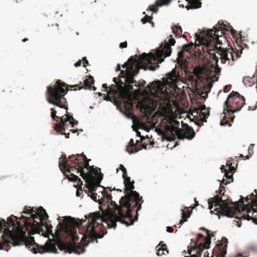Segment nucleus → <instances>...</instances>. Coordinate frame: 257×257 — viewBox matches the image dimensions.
Listing matches in <instances>:
<instances>
[{"mask_svg": "<svg viewBox=\"0 0 257 257\" xmlns=\"http://www.w3.org/2000/svg\"><path fill=\"white\" fill-rule=\"evenodd\" d=\"M220 170L222 173H224V176L226 177L227 179H228V181H230V182L233 181V174L230 173V171L224 168V166L222 165Z\"/></svg>", "mask_w": 257, "mask_h": 257, "instance_id": "28", "label": "nucleus"}, {"mask_svg": "<svg viewBox=\"0 0 257 257\" xmlns=\"http://www.w3.org/2000/svg\"><path fill=\"white\" fill-rule=\"evenodd\" d=\"M102 87L105 88L106 89V90H107V84H103L102 85Z\"/></svg>", "mask_w": 257, "mask_h": 257, "instance_id": "60", "label": "nucleus"}, {"mask_svg": "<svg viewBox=\"0 0 257 257\" xmlns=\"http://www.w3.org/2000/svg\"><path fill=\"white\" fill-rule=\"evenodd\" d=\"M144 57L146 58L147 55L141 54L139 57L136 55L131 56L122 66L125 70H120L118 80L116 77L113 78L116 85L112 84L108 90V93L114 96L115 105L122 106L126 112H129L134 107L131 91L133 89V83L136 82L134 77L139 74L141 69H148L146 63L142 60Z\"/></svg>", "mask_w": 257, "mask_h": 257, "instance_id": "3", "label": "nucleus"}, {"mask_svg": "<svg viewBox=\"0 0 257 257\" xmlns=\"http://www.w3.org/2000/svg\"><path fill=\"white\" fill-rule=\"evenodd\" d=\"M172 31L176 36H178L180 34H182V30L180 26L175 25L173 28H172Z\"/></svg>", "mask_w": 257, "mask_h": 257, "instance_id": "32", "label": "nucleus"}, {"mask_svg": "<svg viewBox=\"0 0 257 257\" xmlns=\"http://www.w3.org/2000/svg\"><path fill=\"white\" fill-rule=\"evenodd\" d=\"M134 182L132 181L130 183L124 185V196H121L120 199V205L119 211L120 213L122 211L125 210L127 211V213L125 214L127 215L130 214V211L131 212L135 210L136 215L134 217L136 220L138 218V211L141 209L142 204L143 202L142 197L140 196L139 193L135 189L134 185Z\"/></svg>", "mask_w": 257, "mask_h": 257, "instance_id": "8", "label": "nucleus"}, {"mask_svg": "<svg viewBox=\"0 0 257 257\" xmlns=\"http://www.w3.org/2000/svg\"><path fill=\"white\" fill-rule=\"evenodd\" d=\"M114 96L112 94H109L108 91H107V95L105 97V100L107 101H110L111 102L113 101V103L115 104V102L114 100Z\"/></svg>", "mask_w": 257, "mask_h": 257, "instance_id": "37", "label": "nucleus"}, {"mask_svg": "<svg viewBox=\"0 0 257 257\" xmlns=\"http://www.w3.org/2000/svg\"><path fill=\"white\" fill-rule=\"evenodd\" d=\"M245 104V99L244 97L241 95L237 92L232 91L227 97L226 100L224 102V107L223 109V119L220 121V125L231 126L228 120L226 119V113L228 115L232 114L235 112L240 110L241 107Z\"/></svg>", "mask_w": 257, "mask_h": 257, "instance_id": "10", "label": "nucleus"}, {"mask_svg": "<svg viewBox=\"0 0 257 257\" xmlns=\"http://www.w3.org/2000/svg\"><path fill=\"white\" fill-rule=\"evenodd\" d=\"M50 110L51 111V116L52 118L54 120L57 121H59L61 118V117L56 115L57 111L55 110V109L51 108Z\"/></svg>", "mask_w": 257, "mask_h": 257, "instance_id": "31", "label": "nucleus"}, {"mask_svg": "<svg viewBox=\"0 0 257 257\" xmlns=\"http://www.w3.org/2000/svg\"><path fill=\"white\" fill-rule=\"evenodd\" d=\"M221 69L219 68L217 65V67L215 69V73L218 74V73L220 72Z\"/></svg>", "mask_w": 257, "mask_h": 257, "instance_id": "55", "label": "nucleus"}, {"mask_svg": "<svg viewBox=\"0 0 257 257\" xmlns=\"http://www.w3.org/2000/svg\"><path fill=\"white\" fill-rule=\"evenodd\" d=\"M257 75V71L255 72V74L253 75V77L245 76L243 77L242 82L246 86H251L254 83V80L256 79V76Z\"/></svg>", "mask_w": 257, "mask_h": 257, "instance_id": "24", "label": "nucleus"}, {"mask_svg": "<svg viewBox=\"0 0 257 257\" xmlns=\"http://www.w3.org/2000/svg\"><path fill=\"white\" fill-rule=\"evenodd\" d=\"M242 217L244 219H246L248 220H252V221L255 224H257V218L256 216H254V217H251L249 215H245L242 216Z\"/></svg>", "mask_w": 257, "mask_h": 257, "instance_id": "34", "label": "nucleus"}, {"mask_svg": "<svg viewBox=\"0 0 257 257\" xmlns=\"http://www.w3.org/2000/svg\"><path fill=\"white\" fill-rule=\"evenodd\" d=\"M59 248L60 250H64L65 252L71 253L74 252L77 254L83 253L85 251V249L82 244L73 243L67 244L65 243H60L59 245Z\"/></svg>", "mask_w": 257, "mask_h": 257, "instance_id": "15", "label": "nucleus"}, {"mask_svg": "<svg viewBox=\"0 0 257 257\" xmlns=\"http://www.w3.org/2000/svg\"><path fill=\"white\" fill-rule=\"evenodd\" d=\"M136 81L135 83H133V84H134V86H135L136 87H144L145 85L146 84V81L144 80H142L141 81H139V82H137V81L135 80Z\"/></svg>", "mask_w": 257, "mask_h": 257, "instance_id": "35", "label": "nucleus"}, {"mask_svg": "<svg viewBox=\"0 0 257 257\" xmlns=\"http://www.w3.org/2000/svg\"><path fill=\"white\" fill-rule=\"evenodd\" d=\"M152 17L146 15L145 17L142 19L141 21L143 24H146L147 22H151Z\"/></svg>", "mask_w": 257, "mask_h": 257, "instance_id": "38", "label": "nucleus"}, {"mask_svg": "<svg viewBox=\"0 0 257 257\" xmlns=\"http://www.w3.org/2000/svg\"><path fill=\"white\" fill-rule=\"evenodd\" d=\"M95 183H96V182ZM95 184H96V186L94 188H90L88 186V183H86L85 186L88 189V191L89 192V193H90V196L91 197V198L94 201L97 202V198H96L97 194L94 192L96 190V189H97L98 187H100V183L98 184H97V183H95Z\"/></svg>", "mask_w": 257, "mask_h": 257, "instance_id": "27", "label": "nucleus"}, {"mask_svg": "<svg viewBox=\"0 0 257 257\" xmlns=\"http://www.w3.org/2000/svg\"><path fill=\"white\" fill-rule=\"evenodd\" d=\"M188 80L191 83H192L194 81H196V80H195V79L194 78V76L193 75H189L188 76Z\"/></svg>", "mask_w": 257, "mask_h": 257, "instance_id": "42", "label": "nucleus"}, {"mask_svg": "<svg viewBox=\"0 0 257 257\" xmlns=\"http://www.w3.org/2000/svg\"><path fill=\"white\" fill-rule=\"evenodd\" d=\"M127 42L126 41L124 42H122L119 44V47L121 48H124L127 47Z\"/></svg>", "mask_w": 257, "mask_h": 257, "instance_id": "44", "label": "nucleus"}, {"mask_svg": "<svg viewBox=\"0 0 257 257\" xmlns=\"http://www.w3.org/2000/svg\"><path fill=\"white\" fill-rule=\"evenodd\" d=\"M119 168L122 171V176H125L127 174L126 170L122 165L120 164Z\"/></svg>", "mask_w": 257, "mask_h": 257, "instance_id": "41", "label": "nucleus"}, {"mask_svg": "<svg viewBox=\"0 0 257 257\" xmlns=\"http://www.w3.org/2000/svg\"><path fill=\"white\" fill-rule=\"evenodd\" d=\"M158 86L156 82H153L147 85V88L150 91H156V89H157Z\"/></svg>", "mask_w": 257, "mask_h": 257, "instance_id": "33", "label": "nucleus"}, {"mask_svg": "<svg viewBox=\"0 0 257 257\" xmlns=\"http://www.w3.org/2000/svg\"><path fill=\"white\" fill-rule=\"evenodd\" d=\"M34 210L30 207H25L23 213L30 214L31 218L22 215L18 218L13 216L16 220L24 219L25 229L29 231V235L36 233L40 234L44 232L42 228L44 226L48 235L52 234L54 237L60 238L61 232L66 234L72 235L76 233V227L82 226V222H77L74 218L70 216L64 217V222H59L54 234H53L51 224L46 221L48 219V215L46 210L41 206ZM12 244L13 246H20L25 244L30 250L34 253L38 252L43 253L45 252L57 253V249L55 244L52 242L47 241L44 245H40L37 243L32 236L27 237L26 232L23 230V227L18 220L15 221L10 217L6 222L4 219L3 222L0 221V249H3L5 246Z\"/></svg>", "mask_w": 257, "mask_h": 257, "instance_id": "1", "label": "nucleus"}, {"mask_svg": "<svg viewBox=\"0 0 257 257\" xmlns=\"http://www.w3.org/2000/svg\"><path fill=\"white\" fill-rule=\"evenodd\" d=\"M252 196H255L256 197L255 195H254L253 193H251V194L250 195V196L249 197L246 196L245 197L246 201H248L249 200L251 199Z\"/></svg>", "mask_w": 257, "mask_h": 257, "instance_id": "51", "label": "nucleus"}, {"mask_svg": "<svg viewBox=\"0 0 257 257\" xmlns=\"http://www.w3.org/2000/svg\"><path fill=\"white\" fill-rule=\"evenodd\" d=\"M83 61H84L83 63V66L84 67H86V64L87 65L88 64V61L86 59V57H83Z\"/></svg>", "mask_w": 257, "mask_h": 257, "instance_id": "45", "label": "nucleus"}, {"mask_svg": "<svg viewBox=\"0 0 257 257\" xmlns=\"http://www.w3.org/2000/svg\"><path fill=\"white\" fill-rule=\"evenodd\" d=\"M198 34H195L196 38L197 37V36H198ZM194 45L195 46V47L196 48L197 47H200V46H201V49H200V48L198 49V50L199 51L200 53H201V52H202L203 53H205L206 52H204L202 51V45H201V44H199V42H198V41H196V39H195V42L194 44L193 43H189V44H188L187 45H184L182 47V49L184 50L185 52H187V53H189V54H190L191 53V50L192 49V47H193V46Z\"/></svg>", "mask_w": 257, "mask_h": 257, "instance_id": "20", "label": "nucleus"}, {"mask_svg": "<svg viewBox=\"0 0 257 257\" xmlns=\"http://www.w3.org/2000/svg\"><path fill=\"white\" fill-rule=\"evenodd\" d=\"M138 143H139L138 141H137L136 144H135L133 139L130 140L129 144L126 148V151L129 154L135 153L141 150V148H138V146L137 145Z\"/></svg>", "mask_w": 257, "mask_h": 257, "instance_id": "21", "label": "nucleus"}, {"mask_svg": "<svg viewBox=\"0 0 257 257\" xmlns=\"http://www.w3.org/2000/svg\"><path fill=\"white\" fill-rule=\"evenodd\" d=\"M173 231H174V229L172 227H171V226L167 227V232H170V233H172V232H173Z\"/></svg>", "mask_w": 257, "mask_h": 257, "instance_id": "46", "label": "nucleus"}, {"mask_svg": "<svg viewBox=\"0 0 257 257\" xmlns=\"http://www.w3.org/2000/svg\"><path fill=\"white\" fill-rule=\"evenodd\" d=\"M187 221V219H183V218L180 220L179 224L182 225L185 221Z\"/></svg>", "mask_w": 257, "mask_h": 257, "instance_id": "56", "label": "nucleus"}, {"mask_svg": "<svg viewBox=\"0 0 257 257\" xmlns=\"http://www.w3.org/2000/svg\"><path fill=\"white\" fill-rule=\"evenodd\" d=\"M254 192L256 194V198L251 200V204L248 203L247 205H243V211H245L247 213H249L251 211H252L253 214L257 212V190L255 189Z\"/></svg>", "mask_w": 257, "mask_h": 257, "instance_id": "18", "label": "nucleus"}, {"mask_svg": "<svg viewBox=\"0 0 257 257\" xmlns=\"http://www.w3.org/2000/svg\"><path fill=\"white\" fill-rule=\"evenodd\" d=\"M208 254H209L207 253V251L205 252L203 257H209Z\"/></svg>", "mask_w": 257, "mask_h": 257, "instance_id": "61", "label": "nucleus"}, {"mask_svg": "<svg viewBox=\"0 0 257 257\" xmlns=\"http://www.w3.org/2000/svg\"><path fill=\"white\" fill-rule=\"evenodd\" d=\"M70 131L72 132L73 133H75L76 132H77V130L71 129Z\"/></svg>", "mask_w": 257, "mask_h": 257, "instance_id": "62", "label": "nucleus"}, {"mask_svg": "<svg viewBox=\"0 0 257 257\" xmlns=\"http://www.w3.org/2000/svg\"><path fill=\"white\" fill-rule=\"evenodd\" d=\"M211 243V236L210 233L207 234V237L204 238V242L200 243L198 246H191L188 249V253L190 256L184 257H201L202 252L204 249H208L210 247Z\"/></svg>", "mask_w": 257, "mask_h": 257, "instance_id": "14", "label": "nucleus"}, {"mask_svg": "<svg viewBox=\"0 0 257 257\" xmlns=\"http://www.w3.org/2000/svg\"><path fill=\"white\" fill-rule=\"evenodd\" d=\"M195 135L194 130L188 125L183 128H178L173 125H167L165 131H162L163 139L172 141L174 140L175 136L180 140L187 139H192Z\"/></svg>", "mask_w": 257, "mask_h": 257, "instance_id": "11", "label": "nucleus"}, {"mask_svg": "<svg viewBox=\"0 0 257 257\" xmlns=\"http://www.w3.org/2000/svg\"><path fill=\"white\" fill-rule=\"evenodd\" d=\"M203 68L202 67L198 66L193 69V73L196 76L197 79H200V75L203 72Z\"/></svg>", "mask_w": 257, "mask_h": 257, "instance_id": "30", "label": "nucleus"}, {"mask_svg": "<svg viewBox=\"0 0 257 257\" xmlns=\"http://www.w3.org/2000/svg\"><path fill=\"white\" fill-rule=\"evenodd\" d=\"M172 0H157L154 5L149 6L148 9L156 13L158 11V7L169 5Z\"/></svg>", "mask_w": 257, "mask_h": 257, "instance_id": "19", "label": "nucleus"}, {"mask_svg": "<svg viewBox=\"0 0 257 257\" xmlns=\"http://www.w3.org/2000/svg\"><path fill=\"white\" fill-rule=\"evenodd\" d=\"M181 211H182V218L183 219H187V218H188L190 216V212H189V213L188 214H186V213L184 212V211L183 209L181 210Z\"/></svg>", "mask_w": 257, "mask_h": 257, "instance_id": "40", "label": "nucleus"}, {"mask_svg": "<svg viewBox=\"0 0 257 257\" xmlns=\"http://www.w3.org/2000/svg\"><path fill=\"white\" fill-rule=\"evenodd\" d=\"M198 238H201L203 237V235L201 234H198Z\"/></svg>", "mask_w": 257, "mask_h": 257, "instance_id": "63", "label": "nucleus"}, {"mask_svg": "<svg viewBox=\"0 0 257 257\" xmlns=\"http://www.w3.org/2000/svg\"><path fill=\"white\" fill-rule=\"evenodd\" d=\"M254 145L250 144L249 146V148L248 149V155L246 156V158L247 159H248L252 155L253 153V148Z\"/></svg>", "mask_w": 257, "mask_h": 257, "instance_id": "36", "label": "nucleus"}, {"mask_svg": "<svg viewBox=\"0 0 257 257\" xmlns=\"http://www.w3.org/2000/svg\"><path fill=\"white\" fill-rule=\"evenodd\" d=\"M65 86V83L58 79L53 86L47 87V101L49 103L66 110V113L64 114L65 117H64V116H61L59 123H55L54 130L68 139L70 134L65 133L66 129H67L70 125L71 127H74L75 124H77L78 121L74 120L72 115L68 114L67 102L65 97V94L67 93V90L64 89Z\"/></svg>", "mask_w": 257, "mask_h": 257, "instance_id": "4", "label": "nucleus"}, {"mask_svg": "<svg viewBox=\"0 0 257 257\" xmlns=\"http://www.w3.org/2000/svg\"><path fill=\"white\" fill-rule=\"evenodd\" d=\"M69 156L68 158L66 157V155H63L62 156V160H60L59 162V166L61 171L64 173L66 172L70 173L71 178L69 180L71 181L78 182V184L82 185L83 184L82 181L78 176L75 175L72 172L74 171V169L71 167L70 163L72 162L69 160Z\"/></svg>", "mask_w": 257, "mask_h": 257, "instance_id": "13", "label": "nucleus"}, {"mask_svg": "<svg viewBox=\"0 0 257 257\" xmlns=\"http://www.w3.org/2000/svg\"><path fill=\"white\" fill-rule=\"evenodd\" d=\"M225 25L223 23L218 22L217 26L214 27L212 29L207 31L206 36L205 38L201 35H198L196 37V41H198L199 44L202 45V51L207 52L213 60L216 61L217 64L218 61V57L215 54V52L220 50V47L218 48L217 44H222V40L224 41L226 38L222 35L224 31H228L227 28H224Z\"/></svg>", "mask_w": 257, "mask_h": 257, "instance_id": "6", "label": "nucleus"}, {"mask_svg": "<svg viewBox=\"0 0 257 257\" xmlns=\"http://www.w3.org/2000/svg\"><path fill=\"white\" fill-rule=\"evenodd\" d=\"M179 73L177 72L176 68L173 69L172 71L167 74V81L170 83L172 87L177 86V82L179 79Z\"/></svg>", "mask_w": 257, "mask_h": 257, "instance_id": "17", "label": "nucleus"}, {"mask_svg": "<svg viewBox=\"0 0 257 257\" xmlns=\"http://www.w3.org/2000/svg\"><path fill=\"white\" fill-rule=\"evenodd\" d=\"M82 193H80V191L78 190L76 192V196L79 197L80 196Z\"/></svg>", "mask_w": 257, "mask_h": 257, "instance_id": "58", "label": "nucleus"}, {"mask_svg": "<svg viewBox=\"0 0 257 257\" xmlns=\"http://www.w3.org/2000/svg\"><path fill=\"white\" fill-rule=\"evenodd\" d=\"M189 4L186 6L187 10L190 9H198L201 7L202 3L199 0H186Z\"/></svg>", "mask_w": 257, "mask_h": 257, "instance_id": "23", "label": "nucleus"}, {"mask_svg": "<svg viewBox=\"0 0 257 257\" xmlns=\"http://www.w3.org/2000/svg\"><path fill=\"white\" fill-rule=\"evenodd\" d=\"M137 135L138 136H140L141 137V141H143L145 139L143 136H141V133L138 131L137 132Z\"/></svg>", "mask_w": 257, "mask_h": 257, "instance_id": "54", "label": "nucleus"}, {"mask_svg": "<svg viewBox=\"0 0 257 257\" xmlns=\"http://www.w3.org/2000/svg\"><path fill=\"white\" fill-rule=\"evenodd\" d=\"M71 163V167L74 169V171L77 173H80V175L85 180L86 183L90 188H94L96 187V183H100L103 179V174L99 172L100 169L94 168L93 166H90L88 159L83 153L81 154H77L72 155L69 158Z\"/></svg>", "mask_w": 257, "mask_h": 257, "instance_id": "5", "label": "nucleus"}, {"mask_svg": "<svg viewBox=\"0 0 257 257\" xmlns=\"http://www.w3.org/2000/svg\"><path fill=\"white\" fill-rule=\"evenodd\" d=\"M230 88H231V85H225L224 86V87L223 88V91L224 92H227L229 91V90H230Z\"/></svg>", "mask_w": 257, "mask_h": 257, "instance_id": "43", "label": "nucleus"}, {"mask_svg": "<svg viewBox=\"0 0 257 257\" xmlns=\"http://www.w3.org/2000/svg\"><path fill=\"white\" fill-rule=\"evenodd\" d=\"M94 80L93 77L90 75L88 76V79H85L84 80V84L83 86L79 85L82 84V82L80 81V84H75V85H66L65 84V86L64 87V89H66L67 90H72L73 88H74V90H77V87L78 88L79 90L81 89H88L90 90L93 89L94 91L96 90V87L92 85L94 84Z\"/></svg>", "mask_w": 257, "mask_h": 257, "instance_id": "16", "label": "nucleus"}, {"mask_svg": "<svg viewBox=\"0 0 257 257\" xmlns=\"http://www.w3.org/2000/svg\"><path fill=\"white\" fill-rule=\"evenodd\" d=\"M200 116H202V121L206 122V118L209 115V111L206 108L205 105L200 106Z\"/></svg>", "mask_w": 257, "mask_h": 257, "instance_id": "25", "label": "nucleus"}, {"mask_svg": "<svg viewBox=\"0 0 257 257\" xmlns=\"http://www.w3.org/2000/svg\"><path fill=\"white\" fill-rule=\"evenodd\" d=\"M81 64H82V61L81 60H79L76 63H75L74 64V66L76 67H79V66H80L81 65Z\"/></svg>", "mask_w": 257, "mask_h": 257, "instance_id": "49", "label": "nucleus"}, {"mask_svg": "<svg viewBox=\"0 0 257 257\" xmlns=\"http://www.w3.org/2000/svg\"><path fill=\"white\" fill-rule=\"evenodd\" d=\"M230 181H227L225 179H223V180L221 182V184H223L224 185H227L228 183H230Z\"/></svg>", "mask_w": 257, "mask_h": 257, "instance_id": "52", "label": "nucleus"}, {"mask_svg": "<svg viewBox=\"0 0 257 257\" xmlns=\"http://www.w3.org/2000/svg\"><path fill=\"white\" fill-rule=\"evenodd\" d=\"M156 248L157 249V254L158 256L165 254V251L167 253H168L169 251L166 248V244H162V242H160L159 244L157 246Z\"/></svg>", "mask_w": 257, "mask_h": 257, "instance_id": "26", "label": "nucleus"}, {"mask_svg": "<svg viewBox=\"0 0 257 257\" xmlns=\"http://www.w3.org/2000/svg\"><path fill=\"white\" fill-rule=\"evenodd\" d=\"M116 70V71H120V66L119 64L117 65Z\"/></svg>", "mask_w": 257, "mask_h": 257, "instance_id": "59", "label": "nucleus"}, {"mask_svg": "<svg viewBox=\"0 0 257 257\" xmlns=\"http://www.w3.org/2000/svg\"><path fill=\"white\" fill-rule=\"evenodd\" d=\"M226 165L229 166V167L232 166V163L230 161H227L226 162Z\"/></svg>", "mask_w": 257, "mask_h": 257, "instance_id": "57", "label": "nucleus"}, {"mask_svg": "<svg viewBox=\"0 0 257 257\" xmlns=\"http://www.w3.org/2000/svg\"><path fill=\"white\" fill-rule=\"evenodd\" d=\"M257 108V101H256V104L255 105H254V106H248V110H255L256 108Z\"/></svg>", "mask_w": 257, "mask_h": 257, "instance_id": "48", "label": "nucleus"}, {"mask_svg": "<svg viewBox=\"0 0 257 257\" xmlns=\"http://www.w3.org/2000/svg\"><path fill=\"white\" fill-rule=\"evenodd\" d=\"M235 168L234 167H232V166L229 167V170H228V171H230V173L233 174V172L235 171Z\"/></svg>", "mask_w": 257, "mask_h": 257, "instance_id": "50", "label": "nucleus"}, {"mask_svg": "<svg viewBox=\"0 0 257 257\" xmlns=\"http://www.w3.org/2000/svg\"><path fill=\"white\" fill-rule=\"evenodd\" d=\"M138 148H141V150H142L143 149H146L147 145V144H141V145H138Z\"/></svg>", "mask_w": 257, "mask_h": 257, "instance_id": "47", "label": "nucleus"}, {"mask_svg": "<svg viewBox=\"0 0 257 257\" xmlns=\"http://www.w3.org/2000/svg\"><path fill=\"white\" fill-rule=\"evenodd\" d=\"M175 42V40L171 35L169 39V42H165L164 45L162 44L159 49L157 51L155 55L151 53L149 54L145 53L142 54L146 55L147 56L146 58L144 57V59L142 60L144 63H146L149 70L154 71L156 68L159 67L158 64L162 63L165 57L171 55L172 52L171 46H174Z\"/></svg>", "mask_w": 257, "mask_h": 257, "instance_id": "9", "label": "nucleus"}, {"mask_svg": "<svg viewBox=\"0 0 257 257\" xmlns=\"http://www.w3.org/2000/svg\"><path fill=\"white\" fill-rule=\"evenodd\" d=\"M225 191V188L221 186L220 184L218 192L219 195H216L208 199V208L211 210L214 205L215 207L214 211H216V214L232 217L236 212H240L239 203L241 205L243 204L244 198L241 197L238 201H235L234 203L227 199H223L220 195L223 197L224 195ZM216 193L218 192L216 191Z\"/></svg>", "mask_w": 257, "mask_h": 257, "instance_id": "7", "label": "nucleus"}, {"mask_svg": "<svg viewBox=\"0 0 257 257\" xmlns=\"http://www.w3.org/2000/svg\"><path fill=\"white\" fill-rule=\"evenodd\" d=\"M184 53L185 51L182 49V50L178 52V58H177L178 64L181 66L182 69L186 67Z\"/></svg>", "mask_w": 257, "mask_h": 257, "instance_id": "22", "label": "nucleus"}, {"mask_svg": "<svg viewBox=\"0 0 257 257\" xmlns=\"http://www.w3.org/2000/svg\"><path fill=\"white\" fill-rule=\"evenodd\" d=\"M226 244L223 245L222 243H220L219 246V255L221 256V257H224L226 253V247L227 243L228 242L227 239L225 238Z\"/></svg>", "mask_w": 257, "mask_h": 257, "instance_id": "29", "label": "nucleus"}, {"mask_svg": "<svg viewBox=\"0 0 257 257\" xmlns=\"http://www.w3.org/2000/svg\"><path fill=\"white\" fill-rule=\"evenodd\" d=\"M242 50L241 48L239 50L236 49L234 52L232 48L227 49L220 48V50H218L217 52H215V54L217 53L219 55V58L221 59L222 63L224 64L227 62L228 65H232L235 60L233 53H235V58L237 59L240 57Z\"/></svg>", "mask_w": 257, "mask_h": 257, "instance_id": "12", "label": "nucleus"}, {"mask_svg": "<svg viewBox=\"0 0 257 257\" xmlns=\"http://www.w3.org/2000/svg\"><path fill=\"white\" fill-rule=\"evenodd\" d=\"M200 230H204V231H205L206 232L207 234H209V233H210V231H209V230H208V229H206L205 228H204V227H200Z\"/></svg>", "mask_w": 257, "mask_h": 257, "instance_id": "53", "label": "nucleus"}, {"mask_svg": "<svg viewBox=\"0 0 257 257\" xmlns=\"http://www.w3.org/2000/svg\"><path fill=\"white\" fill-rule=\"evenodd\" d=\"M102 195L107 199V202L110 203L111 207L108 206L107 209L101 210V213L99 211H96L90 213L88 215H85V219H88V221L82 228L81 231L83 232V236L81 241H83L86 246L94 240L97 242V239L101 238L107 233L105 229H103L105 227L103 223L108 228H110L116 227L117 221H119L125 224L126 226H128L133 224L136 221L135 218H133L131 211H130L129 215L125 214L127 213V211L125 210L120 213V211H119L121 207L120 200L118 206L112 200L111 194L104 190Z\"/></svg>", "mask_w": 257, "mask_h": 257, "instance_id": "2", "label": "nucleus"}, {"mask_svg": "<svg viewBox=\"0 0 257 257\" xmlns=\"http://www.w3.org/2000/svg\"><path fill=\"white\" fill-rule=\"evenodd\" d=\"M122 177L124 179V185H126V184L130 183V182H132L131 181V178L127 176V174L125 176H122Z\"/></svg>", "mask_w": 257, "mask_h": 257, "instance_id": "39", "label": "nucleus"}, {"mask_svg": "<svg viewBox=\"0 0 257 257\" xmlns=\"http://www.w3.org/2000/svg\"><path fill=\"white\" fill-rule=\"evenodd\" d=\"M234 116H230V117H229V118L230 119V120H231V121H233V119H234Z\"/></svg>", "mask_w": 257, "mask_h": 257, "instance_id": "64", "label": "nucleus"}]
</instances>
